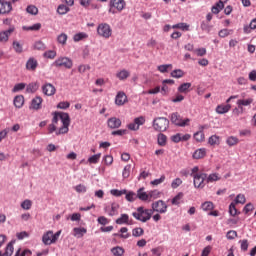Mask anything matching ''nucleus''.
I'll list each match as a JSON object with an SVG mask.
<instances>
[{
    "instance_id": "nucleus-1",
    "label": "nucleus",
    "mask_w": 256,
    "mask_h": 256,
    "mask_svg": "<svg viewBox=\"0 0 256 256\" xmlns=\"http://www.w3.org/2000/svg\"><path fill=\"white\" fill-rule=\"evenodd\" d=\"M61 121L62 127L57 131V123ZM69 125H71V118L68 113L65 112H56L52 119V124L48 126L49 133H55L56 135H65V133H69Z\"/></svg>"
},
{
    "instance_id": "nucleus-2",
    "label": "nucleus",
    "mask_w": 256,
    "mask_h": 256,
    "mask_svg": "<svg viewBox=\"0 0 256 256\" xmlns=\"http://www.w3.org/2000/svg\"><path fill=\"white\" fill-rule=\"evenodd\" d=\"M132 216L137 221H141V223H147V221H150L151 217H153V210L140 206L132 213Z\"/></svg>"
},
{
    "instance_id": "nucleus-3",
    "label": "nucleus",
    "mask_w": 256,
    "mask_h": 256,
    "mask_svg": "<svg viewBox=\"0 0 256 256\" xmlns=\"http://www.w3.org/2000/svg\"><path fill=\"white\" fill-rule=\"evenodd\" d=\"M169 119L172 125H175L176 127H188L189 123H191V119L183 118L178 112L170 114Z\"/></svg>"
},
{
    "instance_id": "nucleus-4",
    "label": "nucleus",
    "mask_w": 256,
    "mask_h": 256,
    "mask_svg": "<svg viewBox=\"0 0 256 256\" xmlns=\"http://www.w3.org/2000/svg\"><path fill=\"white\" fill-rule=\"evenodd\" d=\"M59 237H61V230L53 233V230H49L45 232L42 236V243L44 245H54V243H57L59 241Z\"/></svg>"
},
{
    "instance_id": "nucleus-5",
    "label": "nucleus",
    "mask_w": 256,
    "mask_h": 256,
    "mask_svg": "<svg viewBox=\"0 0 256 256\" xmlns=\"http://www.w3.org/2000/svg\"><path fill=\"white\" fill-rule=\"evenodd\" d=\"M153 127L155 131H159L160 133H163L164 131L169 129V119L165 117L155 118L153 121Z\"/></svg>"
},
{
    "instance_id": "nucleus-6",
    "label": "nucleus",
    "mask_w": 256,
    "mask_h": 256,
    "mask_svg": "<svg viewBox=\"0 0 256 256\" xmlns=\"http://www.w3.org/2000/svg\"><path fill=\"white\" fill-rule=\"evenodd\" d=\"M97 33L100 37H103V39H109V37L113 35V29H111L109 24L101 23L97 27Z\"/></svg>"
},
{
    "instance_id": "nucleus-7",
    "label": "nucleus",
    "mask_w": 256,
    "mask_h": 256,
    "mask_svg": "<svg viewBox=\"0 0 256 256\" xmlns=\"http://www.w3.org/2000/svg\"><path fill=\"white\" fill-rule=\"evenodd\" d=\"M193 183L195 189H203L205 187V183H207V173L194 175Z\"/></svg>"
},
{
    "instance_id": "nucleus-8",
    "label": "nucleus",
    "mask_w": 256,
    "mask_h": 256,
    "mask_svg": "<svg viewBox=\"0 0 256 256\" xmlns=\"http://www.w3.org/2000/svg\"><path fill=\"white\" fill-rule=\"evenodd\" d=\"M55 67H65V69H71L73 67V60L67 57H60L54 62Z\"/></svg>"
},
{
    "instance_id": "nucleus-9",
    "label": "nucleus",
    "mask_w": 256,
    "mask_h": 256,
    "mask_svg": "<svg viewBox=\"0 0 256 256\" xmlns=\"http://www.w3.org/2000/svg\"><path fill=\"white\" fill-rule=\"evenodd\" d=\"M167 209H168V206L165 203V201H163V200H158V201L152 203V211H153V213L155 211L156 213L163 214V213H165L167 211Z\"/></svg>"
},
{
    "instance_id": "nucleus-10",
    "label": "nucleus",
    "mask_w": 256,
    "mask_h": 256,
    "mask_svg": "<svg viewBox=\"0 0 256 256\" xmlns=\"http://www.w3.org/2000/svg\"><path fill=\"white\" fill-rule=\"evenodd\" d=\"M11 11H13L11 2H8L7 0H0V15H8Z\"/></svg>"
},
{
    "instance_id": "nucleus-11",
    "label": "nucleus",
    "mask_w": 256,
    "mask_h": 256,
    "mask_svg": "<svg viewBox=\"0 0 256 256\" xmlns=\"http://www.w3.org/2000/svg\"><path fill=\"white\" fill-rule=\"evenodd\" d=\"M104 211L109 217H115V215H119V204L112 203L111 205L104 207Z\"/></svg>"
},
{
    "instance_id": "nucleus-12",
    "label": "nucleus",
    "mask_w": 256,
    "mask_h": 256,
    "mask_svg": "<svg viewBox=\"0 0 256 256\" xmlns=\"http://www.w3.org/2000/svg\"><path fill=\"white\" fill-rule=\"evenodd\" d=\"M110 6V13H115V10L113 9H117V11H123V9H125V0H111Z\"/></svg>"
},
{
    "instance_id": "nucleus-13",
    "label": "nucleus",
    "mask_w": 256,
    "mask_h": 256,
    "mask_svg": "<svg viewBox=\"0 0 256 256\" xmlns=\"http://www.w3.org/2000/svg\"><path fill=\"white\" fill-rule=\"evenodd\" d=\"M15 33V26H10L8 30L0 32V43H7L11 34Z\"/></svg>"
},
{
    "instance_id": "nucleus-14",
    "label": "nucleus",
    "mask_w": 256,
    "mask_h": 256,
    "mask_svg": "<svg viewBox=\"0 0 256 256\" xmlns=\"http://www.w3.org/2000/svg\"><path fill=\"white\" fill-rule=\"evenodd\" d=\"M56 91L57 89H55V86H53V84L51 83H46L42 86V93H44V95H47V97L55 95Z\"/></svg>"
},
{
    "instance_id": "nucleus-15",
    "label": "nucleus",
    "mask_w": 256,
    "mask_h": 256,
    "mask_svg": "<svg viewBox=\"0 0 256 256\" xmlns=\"http://www.w3.org/2000/svg\"><path fill=\"white\" fill-rule=\"evenodd\" d=\"M121 119L117 117H111L107 121V125L110 129H119L121 127Z\"/></svg>"
},
{
    "instance_id": "nucleus-16",
    "label": "nucleus",
    "mask_w": 256,
    "mask_h": 256,
    "mask_svg": "<svg viewBox=\"0 0 256 256\" xmlns=\"http://www.w3.org/2000/svg\"><path fill=\"white\" fill-rule=\"evenodd\" d=\"M127 103V95L125 92H118L115 98V104L121 107Z\"/></svg>"
},
{
    "instance_id": "nucleus-17",
    "label": "nucleus",
    "mask_w": 256,
    "mask_h": 256,
    "mask_svg": "<svg viewBox=\"0 0 256 256\" xmlns=\"http://www.w3.org/2000/svg\"><path fill=\"white\" fill-rule=\"evenodd\" d=\"M43 104V98L40 96H36L31 101L30 109H34L35 111H39L41 109V105Z\"/></svg>"
},
{
    "instance_id": "nucleus-18",
    "label": "nucleus",
    "mask_w": 256,
    "mask_h": 256,
    "mask_svg": "<svg viewBox=\"0 0 256 256\" xmlns=\"http://www.w3.org/2000/svg\"><path fill=\"white\" fill-rule=\"evenodd\" d=\"M39 66V62H37V59L31 57L26 62V69L27 71H35L37 67Z\"/></svg>"
},
{
    "instance_id": "nucleus-19",
    "label": "nucleus",
    "mask_w": 256,
    "mask_h": 256,
    "mask_svg": "<svg viewBox=\"0 0 256 256\" xmlns=\"http://www.w3.org/2000/svg\"><path fill=\"white\" fill-rule=\"evenodd\" d=\"M87 234V229L84 227H75L73 228V236L76 237V239H81Z\"/></svg>"
},
{
    "instance_id": "nucleus-20",
    "label": "nucleus",
    "mask_w": 256,
    "mask_h": 256,
    "mask_svg": "<svg viewBox=\"0 0 256 256\" xmlns=\"http://www.w3.org/2000/svg\"><path fill=\"white\" fill-rule=\"evenodd\" d=\"M229 111H231L230 104H220L216 107V113H218V115H225V113H229Z\"/></svg>"
},
{
    "instance_id": "nucleus-21",
    "label": "nucleus",
    "mask_w": 256,
    "mask_h": 256,
    "mask_svg": "<svg viewBox=\"0 0 256 256\" xmlns=\"http://www.w3.org/2000/svg\"><path fill=\"white\" fill-rule=\"evenodd\" d=\"M136 197L140 199V201H149V192H145V188H140L137 191Z\"/></svg>"
},
{
    "instance_id": "nucleus-22",
    "label": "nucleus",
    "mask_w": 256,
    "mask_h": 256,
    "mask_svg": "<svg viewBox=\"0 0 256 256\" xmlns=\"http://www.w3.org/2000/svg\"><path fill=\"white\" fill-rule=\"evenodd\" d=\"M217 181H221V175L219 173H211L210 175H206V183H215Z\"/></svg>"
},
{
    "instance_id": "nucleus-23",
    "label": "nucleus",
    "mask_w": 256,
    "mask_h": 256,
    "mask_svg": "<svg viewBox=\"0 0 256 256\" xmlns=\"http://www.w3.org/2000/svg\"><path fill=\"white\" fill-rule=\"evenodd\" d=\"M207 155V149L199 148L193 153V159H203Z\"/></svg>"
},
{
    "instance_id": "nucleus-24",
    "label": "nucleus",
    "mask_w": 256,
    "mask_h": 256,
    "mask_svg": "<svg viewBox=\"0 0 256 256\" xmlns=\"http://www.w3.org/2000/svg\"><path fill=\"white\" fill-rule=\"evenodd\" d=\"M13 245H15V240H12L7 246H6V250L4 253L0 252V256H11L13 255Z\"/></svg>"
},
{
    "instance_id": "nucleus-25",
    "label": "nucleus",
    "mask_w": 256,
    "mask_h": 256,
    "mask_svg": "<svg viewBox=\"0 0 256 256\" xmlns=\"http://www.w3.org/2000/svg\"><path fill=\"white\" fill-rule=\"evenodd\" d=\"M130 75H131V73L126 69H123V70L119 71L118 73H116V77L120 81H125V79L130 77Z\"/></svg>"
},
{
    "instance_id": "nucleus-26",
    "label": "nucleus",
    "mask_w": 256,
    "mask_h": 256,
    "mask_svg": "<svg viewBox=\"0 0 256 256\" xmlns=\"http://www.w3.org/2000/svg\"><path fill=\"white\" fill-rule=\"evenodd\" d=\"M117 225H129V215L121 214V216L116 219Z\"/></svg>"
},
{
    "instance_id": "nucleus-27",
    "label": "nucleus",
    "mask_w": 256,
    "mask_h": 256,
    "mask_svg": "<svg viewBox=\"0 0 256 256\" xmlns=\"http://www.w3.org/2000/svg\"><path fill=\"white\" fill-rule=\"evenodd\" d=\"M24 103H25V98L23 97V95H18L14 98V105L15 107H17V109H21Z\"/></svg>"
},
{
    "instance_id": "nucleus-28",
    "label": "nucleus",
    "mask_w": 256,
    "mask_h": 256,
    "mask_svg": "<svg viewBox=\"0 0 256 256\" xmlns=\"http://www.w3.org/2000/svg\"><path fill=\"white\" fill-rule=\"evenodd\" d=\"M221 143V137L217 135H212L208 139V144L212 147H215V145H219Z\"/></svg>"
},
{
    "instance_id": "nucleus-29",
    "label": "nucleus",
    "mask_w": 256,
    "mask_h": 256,
    "mask_svg": "<svg viewBox=\"0 0 256 256\" xmlns=\"http://www.w3.org/2000/svg\"><path fill=\"white\" fill-rule=\"evenodd\" d=\"M89 35L85 32H79L73 36V41L75 43H79V41H83V39H87Z\"/></svg>"
},
{
    "instance_id": "nucleus-30",
    "label": "nucleus",
    "mask_w": 256,
    "mask_h": 256,
    "mask_svg": "<svg viewBox=\"0 0 256 256\" xmlns=\"http://www.w3.org/2000/svg\"><path fill=\"white\" fill-rule=\"evenodd\" d=\"M183 192H179L171 201L172 205L179 206L181 203H183Z\"/></svg>"
},
{
    "instance_id": "nucleus-31",
    "label": "nucleus",
    "mask_w": 256,
    "mask_h": 256,
    "mask_svg": "<svg viewBox=\"0 0 256 256\" xmlns=\"http://www.w3.org/2000/svg\"><path fill=\"white\" fill-rule=\"evenodd\" d=\"M253 103V98H248V99H239L237 101V106L238 107H249Z\"/></svg>"
},
{
    "instance_id": "nucleus-32",
    "label": "nucleus",
    "mask_w": 256,
    "mask_h": 256,
    "mask_svg": "<svg viewBox=\"0 0 256 256\" xmlns=\"http://www.w3.org/2000/svg\"><path fill=\"white\" fill-rule=\"evenodd\" d=\"M225 4H222L221 2L216 3V5H214L212 7V13H214V15H218V13H221V11L224 9Z\"/></svg>"
},
{
    "instance_id": "nucleus-33",
    "label": "nucleus",
    "mask_w": 256,
    "mask_h": 256,
    "mask_svg": "<svg viewBox=\"0 0 256 256\" xmlns=\"http://www.w3.org/2000/svg\"><path fill=\"white\" fill-rule=\"evenodd\" d=\"M189 89H191V83L186 82V83L181 84L178 87V92L179 93H187L189 91Z\"/></svg>"
},
{
    "instance_id": "nucleus-34",
    "label": "nucleus",
    "mask_w": 256,
    "mask_h": 256,
    "mask_svg": "<svg viewBox=\"0 0 256 256\" xmlns=\"http://www.w3.org/2000/svg\"><path fill=\"white\" fill-rule=\"evenodd\" d=\"M38 89H39V83L34 82V83H30L27 86L26 91L27 93H35Z\"/></svg>"
},
{
    "instance_id": "nucleus-35",
    "label": "nucleus",
    "mask_w": 256,
    "mask_h": 256,
    "mask_svg": "<svg viewBox=\"0 0 256 256\" xmlns=\"http://www.w3.org/2000/svg\"><path fill=\"white\" fill-rule=\"evenodd\" d=\"M158 145H160V147H165L167 145V136L165 134H158Z\"/></svg>"
},
{
    "instance_id": "nucleus-36",
    "label": "nucleus",
    "mask_w": 256,
    "mask_h": 256,
    "mask_svg": "<svg viewBox=\"0 0 256 256\" xmlns=\"http://www.w3.org/2000/svg\"><path fill=\"white\" fill-rule=\"evenodd\" d=\"M172 29H180V31H189V24L187 23H178L172 26Z\"/></svg>"
},
{
    "instance_id": "nucleus-37",
    "label": "nucleus",
    "mask_w": 256,
    "mask_h": 256,
    "mask_svg": "<svg viewBox=\"0 0 256 256\" xmlns=\"http://www.w3.org/2000/svg\"><path fill=\"white\" fill-rule=\"evenodd\" d=\"M203 211H213L215 209V205H213V202L206 201L201 205Z\"/></svg>"
},
{
    "instance_id": "nucleus-38",
    "label": "nucleus",
    "mask_w": 256,
    "mask_h": 256,
    "mask_svg": "<svg viewBox=\"0 0 256 256\" xmlns=\"http://www.w3.org/2000/svg\"><path fill=\"white\" fill-rule=\"evenodd\" d=\"M226 143L227 145H229V147H234V145H237L239 143V138L235 136H230L227 138Z\"/></svg>"
},
{
    "instance_id": "nucleus-39",
    "label": "nucleus",
    "mask_w": 256,
    "mask_h": 256,
    "mask_svg": "<svg viewBox=\"0 0 256 256\" xmlns=\"http://www.w3.org/2000/svg\"><path fill=\"white\" fill-rule=\"evenodd\" d=\"M67 39H68V36L67 34L65 33H61L60 35H58L57 37V42L60 44V45H67Z\"/></svg>"
},
{
    "instance_id": "nucleus-40",
    "label": "nucleus",
    "mask_w": 256,
    "mask_h": 256,
    "mask_svg": "<svg viewBox=\"0 0 256 256\" xmlns=\"http://www.w3.org/2000/svg\"><path fill=\"white\" fill-rule=\"evenodd\" d=\"M161 196V192L158 190H153L148 192V201H151V199H159Z\"/></svg>"
},
{
    "instance_id": "nucleus-41",
    "label": "nucleus",
    "mask_w": 256,
    "mask_h": 256,
    "mask_svg": "<svg viewBox=\"0 0 256 256\" xmlns=\"http://www.w3.org/2000/svg\"><path fill=\"white\" fill-rule=\"evenodd\" d=\"M144 234H145V230H143V228L141 227H137L132 230L133 237H142V235Z\"/></svg>"
},
{
    "instance_id": "nucleus-42",
    "label": "nucleus",
    "mask_w": 256,
    "mask_h": 256,
    "mask_svg": "<svg viewBox=\"0 0 256 256\" xmlns=\"http://www.w3.org/2000/svg\"><path fill=\"white\" fill-rule=\"evenodd\" d=\"M21 207L22 209H24L25 211H29V209H31V207H33V202L29 199L24 200L21 203Z\"/></svg>"
},
{
    "instance_id": "nucleus-43",
    "label": "nucleus",
    "mask_w": 256,
    "mask_h": 256,
    "mask_svg": "<svg viewBox=\"0 0 256 256\" xmlns=\"http://www.w3.org/2000/svg\"><path fill=\"white\" fill-rule=\"evenodd\" d=\"M126 200L129 201L130 203H133L137 199V194L135 192H127L126 190Z\"/></svg>"
},
{
    "instance_id": "nucleus-44",
    "label": "nucleus",
    "mask_w": 256,
    "mask_h": 256,
    "mask_svg": "<svg viewBox=\"0 0 256 256\" xmlns=\"http://www.w3.org/2000/svg\"><path fill=\"white\" fill-rule=\"evenodd\" d=\"M99 159H101V153L96 154L88 158V163L96 165V163H99Z\"/></svg>"
},
{
    "instance_id": "nucleus-45",
    "label": "nucleus",
    "mask_w": 256,
    "mask_h": 256,
    "mask_svg": "<svg viewBox=\"0 0 256 256\" xmlns=\"http://www.w3.org/2000/svg\"><path fill=\"white\" fill-rule=\"evenodd\" d=\"M27 13L30 15H37L39 13V9L35 5H29L26 8Z\"/></svg>"
},
{
    "instance_id": "nucleus-46",
    "label": "nucleus",
    "mask_w": 256,
    "mask_h": 256,
    "mask_svg": "<svg viewBox=\"0 0 256 256\" xmlns=\"http://www.w3.org/2000/svg\"><path fill=\"white\" fill-rule=\"evenodd\" d=\"M194 139L201 143V141H205V133L203 131H198L194 134Z\"/></svg>"
},
{
    "instance_id": "nucleus-47",
    "label": "nucleus",
    "mask_w": 256,
    "mask_h": 256,
    "mask_svg": "<svg viewBox=\"0 0 256 256\" xmlns=\"http://www.w3.org/2000/svg\"><path fill=\"white\" fill-rule=\"evenodd\" d=\"M131 175V165H126L122 172V177L124 179H129V176Z\"/></svg>"
},
{
    "instance_id": "nucleus-48",
    "label": "nucleus",
    "mask_w": 256,
    "mask_h": 256,
    "mask_svg": "<svg viewBox=\"0 0 256 256\" xmlns=\"http://www.w3.org/2000/svg\"><path fill=\"white\" fill-rule=\"evenodd\" d=\"M24 31H39V29H41V23H36L32 26H24L23 27Z\"/></svg>"
},
{
    "instance_id": "nucleus-49",
    "label": "nucleus",
    "mask_w": 256,
    "mask_h": 256,
    "mask_svg": "<svg viewBox=\"0 0 256 256\" xmlns=\"http://www.w3.org/2000/svg\"><path fill=\"white\" fill-rule=\"evenodd\" d=\"M128 231H129V229H127V227H122L121 229H120V237L122 238V239H129V237H131V234L130 233H128Z\"/></svg>"
},
{
    "instance_id": "nucleus-50",
    "label": "nucleus",
    "mask_w": 256,
    "mask_h": 256,
    "mask_svg": "<svg viewBox=\"0 0 256 256\" xmlns=\"http://www.w3.org/2000/svg\"><path fill=\"white\" fill-rule=\"evenodd\" d=\"M111 195H113L114 197H121V195H125L127 194V190H117V189H112L110 191Z\"/></svg>"
},
{
    "instance_id": "nucleus-51",
    "label": "nucleus",
    "mask_w": 256,
    "mask_h": 256,
    "mask_svg": "<svg viewBox=\"0 0 256 256\" xmlns=\"http://www.w3.org/2000/svg\"><path fill=\"white\" fill-rule=\"evenodd\" d=\"M44 57L46 59H55V57H57V52L55 50H48L44 52Z\"/></svg>"
},
{
    "instance_id": "nucleus-52",
    "label": "nucleus",
    "mask_w": 256,
    "mask_h": 256,
    "mask_svg": "<svg viewBox=\"0 0 256 256\" xmlns=\"http://www.w3.org/2000/svg\"><path fill=\"white\" fill-rule=\"evenodd\" d=\"M34 49H37L38 51H45L46 46L43 41L39 40L34 43Z\"/></svg>"
},
{
    "instance_id": "nucleus-53",
    "label": "nucleus",
    "mask_w": 256,
    "mask_h": 256,
    "mask_svg": "<svg viewBox=\"0 0 256 256\" xmlns=\"http://www.w3.org/2000/svg\"><path fill=\"white\" fill-rule=\"evenodd\" d=\"M57 13H59V15H65L66 13H69V7L63 4L59 5L57 9Z\"/></svg>"
},
{
    "instance_id": "nucleus-54",
    "label": "nucleus",
    "mask_w": 256,
    "mask_h": 256,
    "mask_svg": "<svg viewBox=\"0 0 256 256\" xmlns=\"http://www.w3.org/2000/svg\"><path fill=\"white\" fill-rule=\"evenodd\" d=\"M181 185H183V180H181V178H176L171 183L172 189H177L178 187H181Z\"/></svg>"
},
{
    "instance_id": "nucleus-55",
    "label": "nucleus",
    "mask_w": 256,
    "mask_h": 256,
    "mask_svg": "<svg viewBox=\"0 0 256 256\" xmlns=\"http://www.w3.org/2000/svg\"><path fill=\"white\" fill-rule=\"evenodd\" d=\"M111 251H112L113 255H115V256H122L123 253H125V250H123V248H121L119 246L112 248Z\"/></svg>"
},
{
    "instance_id": "nucleus-56",
    "label": "nucleus",
    "mask_w": 256,
    "mask_h": 256,
    "mask_svg": "<svg viewBox=\"0 0 256 256\" xmlns=\"http://www.w3.org/2000/svg\"><path fill=\"white\" fill-rule=\"evenodd\" d=\"M232 113L235 117H239V115H243V113H245V108L238 106V108L233 109Z\"/></svg>"
},
{
    "instance_id": "nucleus-57",
    "label": "nucleus",
    "mask_w": 256,
    "mask_h": 256,
    "mask_svg": "<svg viewBox=\"0 0 256 256\" xmlns=\"http://www.w3.org/2000/svg\"><path fill=\"white\" fill-rule=\"evenodd\" d=\"M13 49L16 53H23V46L18 41L13 42Z\"/></svg>"
},
{
    "instance_id": "nucleus-58",
    "label": "nucleus",
    "mask_w": 256,
    "mask_h": 256,
    "mask_svg": "<svg viewBox=\"0 0 256 256\" xmlns=\"http://www.w3.org/2000/svg\"><path fill=\"white\" fill-rule=\"evenodd\" d=\"M184 73L182 72L181 69H178V70H174L172 71L171 73V76L176 78V79H181V77H183Z\"/></svg>"
},
{
    "instance_id": "nucleus-59",
    "label": "nucleus",
    "mask_w": 256,
    "mask_h": 256,
    "mask_svg": "<svg viewBox=\"0 0 256 256\" xmlns=\"http://www.w3.org/2000/svg\"><path fill=\"white\" fill-rule=\"evenodd\" d=\"M235 201H236V203H240L241 205H245L247 200H246V198H245V196L243 194H238L236 196Z\"/></svg>"
},
{
    "instance_id": "nucleus-60",
    "label": "nucleus",
    "mask_w": 256,
    "mask_h": 256,
    "mask_svg": "<svg viewBox=\"0 0 256 256\" xmlns=\"http://www.w3.org/2000/svg\"><path fill=\"white\" fill-rule=\"evenodd\" d=\"M23 89H25V83H18L14 86V88L12 89L13 93H17L19 91H23Z\"/></svg>"
},
{
    "instance_id": "nucleus-61",
    "label": "nucleus",
    "mask_w": 256,
    "mask_h": 256,
    "mask_svg": "<svg viewBox=\"0 0 256 256\" xmlns=\"http://www.w3.org/2000/svg\"><path fill=\"white\" fill-rule=\"evenodd\" d=\"M237 237V231L235 230H230L226 234V238L229 239L230 241L235 239Z\"/></svg>"
},
{
    "instance_id": "nucleus-62",
    "label": "nucleus",
    "mask_w": 256,
    "mask_h": 256,
    "mask_svg": "<svg viewBox=\"0 0 256 256\" xmlns=\"http://www.w3.org/2000/svg\"><path fill=\"white\" fill-rule=\"evenodd\" d=\"M71 107V103L65 101V102H60L57 105V109H69Z\"/></svg>"
},
{
    "instance_id": "nucleus-63",
    "label": "nucleus",
    "mask_w": 256,
    "mask_h": 256,
    "mask_svg": "<svg viewBox=\"0 0 256 256\" xmlns=\"http://www.w3.org/2000/svg\"><path fill=\"white\" fill-rule=\"evenodd\" d=\"M26 255H31V250H24L21 252V248H19L14 256H26Z\"/></svg>"
},
{
    "instance_id": "nucleus-64",
    "label": "nucleus",
    "mask_w": 256,
    "mask_h": 256,
    "mask_svg": "<svg viewBox=\"0 0 256 256\" xmlns=\"http://www.w3.org/2000/svg\"><path fill=\"white\" fill-rule=\"evenodd\" d=\"M97 221L100 225H109V219L105 216L98 217Z\"/></svg>"
}]
</instances>
